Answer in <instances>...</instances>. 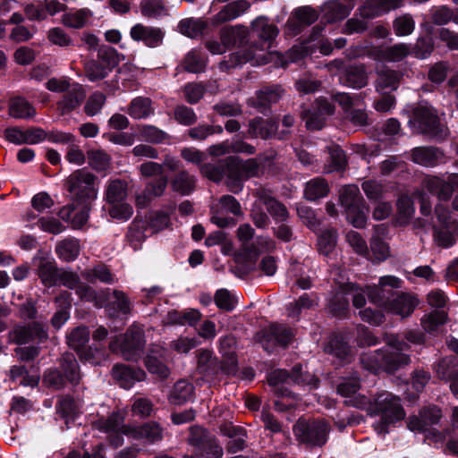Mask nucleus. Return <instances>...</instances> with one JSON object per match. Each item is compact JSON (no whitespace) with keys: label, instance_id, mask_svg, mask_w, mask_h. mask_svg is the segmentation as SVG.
Instances as JSON below:
<instances>
[{"label":"nucleus","instance_id":"nucleus-1","mask_svg":"<svg viewBox=\"0 0 458 458\" xmlns=\"http://www.w3.org/2000/svg\"><path fill=\"white\" fill-rule=\"evenodd\" d=\"M251 29L261 42L252 43L246 51L231 54L228 60L219 63L221 71L229 72L247 62H250L252 65H261L269 62L268 49L279 33L278 28L271 23L267 17L259 16L251 22Z\"/></svg>","mask_w":458,"mask_h":458},{"label":"nucleus","instance_id":"nucleus-2","mask_svg":"<svg viewBox=\"0 0 458 458\" xmlns=\"http://www.w3.org/2000/svg\"><path fill=\"white\" fill-rule=\"evenodd\" d=\"M402 281L394 276L380 277L378 285L368 286L366 293L371 302L383 308L387 312L400 316L402 318L412 314L419 305V300L415 294L409 293H394L386 289V286L398 289Z\"/></svg>","mask_w":458,"mask_h":458},{"label":"nucleus","instance_id":"nucleus-3","mask_svg":"<svg viewBox=\"0 0 458 458\" xmlns=\"http://www.w3.org/2000/svg\"><path fill=\"white\" fill-rule=\"evenodd\" d=\"M349 403L358 409H365L368 406L371 414L381 416L380 420L374 424V428L378 434H386L390 424L403 420L405 416L400 398L389 392L377 394L372 403H369L368 398L363 395L353 396Z\"/></svg>","mask_w":458,"mask_h":458},{"label":"nucleus","instance_id":"nucleus-4","mask_svg":"<svg viewBox=\"0 0 458 458\" xmlns=\"http://www.w3.org/2000/svg\"><path fill=\"white\" fill-rule=\"evenodd\" d=\"M420 187L413 192L412 196L420 204V214L432 219L431 199L426 191L436 196L440 201L449 200L455 187H458V174H448L446 177L426 175L421 181Z\"/></svg>","mask_w":458,"mask_h":458},{"label":"nucleus","instance_id":"nucleus-5","mask_svg":"<svg viewBox=\"0 0 458 458\" xmlns=\"http://www.w3.org/2000/svg\"><path fill=\"white\" fill-rule=\"evenodd\" d=\"M128 182L123 179H109L104 190V200L109 205L108 215L117 220H128L133 214L132 207L126 202Z\"/></svg>","mask_w":458,"mask_h":458},{"label":"nucleus","instance_id":"nucleus-6","mask_svg":"<svg viewBox=\"0 0 458 458\" xmlns=\"http://www.w3.org/2000/svg\"><path fill=\"white\" fill-rule=\"evenodd\" d=\"M331 426L325 420L299 419L293 428L296 439L309 446H323L328 439Z\"/></svg>","mask_w":458,"mask_h":458},{"label":"nucleus","instance_id":"nucleus-7","mask_svg":"<svg viewBox=\"0 0 458 458\" xmlns=\"http://www.w3.org/2000/svg\"><path fill=\"white\" fill-rule=\"evenodd\" d=\"M386 348L380 349L382 370L393 373L399 369L407 366L411 362V357L403 353L410 347L403 339L395 335H385Z\"/></svg>","mask_w":458,"mask_h":458},{"label":"nucleus","instance_id":"nucleus-8","mask_svg":"<svg viewBox=\"0 0 458 458\" xmlns=\"http://www.w3.org/2000/svg\"><path fill=\"white\" fill-rule=\"evenodd\" d=\"M66 186L73 199L79 202L89 203L98 197V178L85 169H78L71 174L66 180Z\"/></svg>","mask_w":458,"mask_h":458},{"label":"nucleus","instance_id":"nucleus-9","mask_svg":"<svg viewBox=\"0 0 458 458\" xmlns=\"http://www.w3.org/2000/svg\"><path fill=\"white\" fill-rule=\"evenodd\" d=\"M420 133L437 140H444L449 135L448 128L440 123L436 110L431 106H420L413 111L410 121Z\"/></svg>","mask_w":458,"mask_h":458},{"label":"nucleus","instance_id":"nucleus-10","mask_svg":"<svg viewBox=\"0 0 458 458\" xmlns=\"http://www.w3.org/2000/svg\"><path fill=\"white\" fill-rule=\"evenodd\" d=\"M341 206L344 208L347 220L357 228L366 225L365 205L357 185L344 186L339 192Z\"/></svg>","mask_w":458,"mask_h":458},{"label":"nucleus","instance_id":"nucleus-11","mask_svg":"<svg viewBox=\"0 0 458 458\" xmlns=\"http://www.w3.org/2000/svg\"><path fill=\"white\" fill-rule=\"evenodd\" d=\"M262 157L249 158L242 161L239 158L230 157L226 159L228 168V186L237 192L242 189V182L250 177L259 174Z\"/></svg>","mask_w":458,"mask_h":458},{"label":"nucleus","instance_id":"nucleus-12","mask_svg":"<svg viewBox=\"0 0 458 458\" xmlns=\"http://www.w3.org/2000/svg\"><path fill=\"white\" fill-rule=\"evenodd\" d=\"M267 381L274 386L287 384L309 386L310 389L317 388L319 384V379L308 371L303 372L301 365L294 366L291 372L285 369L274 370L269 374Z\"/></svg>","mask_w":458,"mask_h":458},{"label":"nucleus","instance_id":"nucleus-13","mask_svg":"<svg viewBox=\"0 0 458 458\" xmlns=\"http://www.w3.org/2000/svg\"><path fill=\"white\" fill-rule=\"evenodd\" d=\"M293 335L292 328L281 324H272L268 327L259 331L255 339L265 351L269 352L276 345L284 348L287 347L293 340Z\"/></svg>","mask_w":458,"mask_h":458},{"label":"nucleus","instance_id":"nucleus-14","mask_svg":"<svg viewBox=\"0 0 458 458\" xmlns=\"http://www.w3.org/2000/svg\"><path fill=\"white\" fill-rule=\"evenodd\" d=\"M144 331L140 327H131L123 336L121 344L123 357L126 360H136L145 346Z\"/></svg>","mask_w":458,"mask_h":458},{"label":"nucleus","instance_id":"nucleus-15","mask_svg":"<svg viewBox=\"0 0 458 458\" xmlns=\"http://www.w3.org/2000/svg\"><path fill=\"white\" fill-rule=\"evenodd\" d=\"M130 37L136 42H142L146 47L155 48L163 44L165 31L158 27L137 23L131 28Z\"/></svg>","mask_w":458,"mask_h":458},{"label":"nucleus","instance_id":"nucleus-16","mask_svg":"<svg viewBox=\"0 0 458 458\" xmlns=\"http://www.w3.org/2000/svg\"><path fill=\"white\" fill-rule=\"evenodd\" d=\"M123 435L135 440H143L153 444L162 440L163 428L159 424L150 421L140 426H127L123 428Z\"/></svg>","mask_w":458,"mask_h":458},{"label":"nucleus","instance_id":"nucleus-17","mask_svg":"<svg viewBox=\"0 0 458 458\" xmlns=\"http://www.w3.org/2000/svg\"><path fill=\"white\" fill-rule=\"evenodd\" d=\"M166 354V350L160 345H150L144 360V364L149 373L157 375L160 378H166L169 376V369L165 363Z\"/></svg>","mask_w":458,"mask_h":458},{"label":"nucleus","instance_id":"nucleus-18","mask_svg":"<svg viewBox=\"0 0 458 458\" xmlns=\"http://www.w3.org/2000/svg\"><path fill=\"white\" fill-rule=\"evenodd\" d=\"M411 159L421 166L435 167L444 163L445 153L434 146L416 147L411 150Z\"/></svg>","mask_w":458,"mask_h":458},{"label":"nucleus","instance_id":"nucleus-19","mask_svg":"<svg viewBox=\"0 0 458 458\" xmlns=\"http://www.w3.org/2000/svg\"><path fill=\"white\" fill-rule=\"evenodd\" d=\"M112 376L119 385L125 388H131L136 382L146 379V372L140 368H131L124 364H116L112 369Z\"/></svg>","mask_w":458,"mask_h":458},{"label":"nucleus","instance_id":"nucleus-20","mask_svg":"<svg viewBox=\"0 0 458 458\" xmlns=\"http://www.w3.org/2000/svg\"><path fill=\"white\" fill-rule=\"evenodd\" d=\"M411 48L404 43L390 47H377L370 50L369 55L377 61L400 62L411 53Z\"/></svg>","mask_w":458,"mask_h":458},{"label":"nucleus","instance_id":"nucleus-21","mask_svg":"<svg viewBox=\"0 0 458 458\" xmlns=\"http://www.w3.org/2000/svg\"><path fill=\"white\" fill-rule=\"evenodd\" d=\"M235 344L236 341L233 336H225L220 340L219 352L222 355V373L224 374L234 375L238 370Z\"/></svg>","mask_w":458,"mask_h":458},{"label":"nucleus","instance_id":"nucleus-22","mask_svg":"<svg viewBox=\"0 0 458 458\" xmlns=\"http://www.w3.org/2000/svg\"><path fill=\"white\" fill-rule=\"evenodd\" d=\"M318 18L317 11L310 6L296 8L286 22L287 28L293 34H298L302 27L314 23Z\"/></svg>","mask_w":458,"mask_h":458},{"label":"nucleus","instance_id":"nucleus-23","mask_svg":"<svg viewBox=\"0 0 458 458\" xmlns=\"http://www.w3.org/2000/svg\"><path fill=\"white\" fill-rule=\"evenodd\" d=\"M197 370L203 377H215L222 372L223 363L213 356L212 351L199 349L196 352Z\"/></svg>","mask_w":458,"mask_h":458},{"label":"nucleus","instance_id":"nucleus-24","mask_svg":"<svg viewBox=\"0 0 458 458\" xmlns=\"http://www.w3.org/2000/svg\"><path fill=\"white\" fill-rule=\"evenodd\" d=\"M403 0H368L358 11L364 19H372L382 13L396 9L403 4Z\"/></svg>","mask_w":458,"mask_h":458},{"label":"nucleus","instance_id":"nucleus-25","mask_svg":"<svg viewBox=\"0 0 458 458\" xmlns=\"http://www.w3.org/2000/svg\"><path fill=\"white\" fill-rule=\"evenodd\" d=\"M250 8V3L246 0H237L225 5L220 12L211 18V24H220L233 21L242 15Z\"/></svg>","mask_w":458,"mask_h":458},{"label":"nucleus","instance_id":"nucleus-26","mask_svg":"<svg viewBox=\"0 0 458 458\" xmlns=\"http://www.w3.org/2000/svg\"><path fill=\"white\" fill-rule=\"evenodd\" d=\"M220 39L227 48L242 47L249 40V30L243 25L225 27L220 30Z\"/></svg>","mask_w":458,"mask_h":458},{"label":"nucleus","instance_id":"nucleus-27","mask_svg":"<svg viewBox=\"0 0 458 458\" xmlns=\"http://www.w3.org/2000/svg\"><path fill=\"white\" fill-rule=\"evenodd\" d=\"M60 370L64 374L65 379L72 386H78L82 378L80 365L75 356L71 352L62 355L59 360Z\"/></svg>","mask_w":458,"mask_h":458},{"label":"nucleus","instance_id":"nucleus-28","mask_svg":"<svg viewBox=\"0 0 458 458\" xmlns=\"http://www.w3.org/2000/svg\"><path fill=\"white\" fill-rule=\"evenodd\" d=\"M278 125L272 120L254 118L249 122L247 134L250 138L270 139L276 135Z\"/></svg>","mask_w":458,"mask_h":458},{"label":"nucleus","instance_id":"nucleus-29","mask_svg":"<svg viewBox=\"0 0 458 458\" xmlns=\"http://www.w3.org/2000/svg\"><path fill=\"white\" fill-rule=\"evenodd\" d=\"M256 195L259 201L266 206L267 212L272 216L274 220L284 222L289 216V213L285 206L271 197L265 190H258Z\"/></svg>","mask_w":458,"mask_h":458},{"label":"nucleus","instance_id":"nucleus-30","mask_svg":"<svg viewBox=\"0 0 458 458\" xmlns=\"http://www.w3.org/2000/svg\"><path fill=\"white\" fill-rule=\"evenodd\" d=\"M86 97L83 88L74 84L65 92L63 99L58 102V109L63 114H68L81 106Z\"/></svg>","mask_w":458,"mask_h":458},{"label":"nucleus","instance_id":"nucleus-31","mask_svg":"<svg viewBox=\"0 0 458 458\" xmlns=\"http://www.w3.org/2000/svg\"><path fill=\"white\" fill-rule=\"evenodd\" d=\"M126 412L125 411H117L112 412L107 418H101L94 423V427L103 432H122L123 434Z\"/></svg>","mask_w":458,"mask_h":458},{"label":"nucleus","instance_id":"nucleus-32","mask_svg":"<svg viewBox=\"0 0 458 458\" xmlns=\"http://www.w3.org/2000/svg\"><path fill=\"white\" fill-rule=\"evenodd\" d=\"M171 187L182 196L190 195L196 188V177L186 170H180L172 178Z\"/></svg>","mask_w":458,"mask_h":458},{"label":"nucleus","instance_id":"nucleus-33","mask_svg":"<svg viewBox=\"0 0 458 458\" xmlns=\"http://www.w3.org/2000/svg\"><path fill=\"white\" fill-rule=\"evenodd\" d=\"M208 64V56L199 49H192L186 54L181 63L182 69L191 73L205 72Z\"/></svg>","mask_w":458,"mask_h":458},{"label":"nucleus","instance_id":"nucleus-34","mask_svg":"<svg viewBox=\"0 0 458 458\" xmlns=\"http://www.w3.org/2000/svg\"><path fill=\"white\" fill-rule=\"evenodd\" d=\"M8 114L15 119L28 120L33 118L37 112L28 100L21 97H15L10 99Z\"/></svg>","mask_w":458,"mask_h":458},{"label":"nucleus","instance_id":"nucleus-35","mask_svg":"<svg viewBox=\"0 0 458 458\" xmlns=\"http://www.w3.org/2000/svg\"><path fill=\"white\" fill-rule=\"evenodd\" d=\"M319 298L317 293H303L295 301L287 305V316L297 318L302 310H310L318 306Z\"/></svg>","mask_w":458,"mask_h":458},{"label":"nucleus","instance_id":"nucleus-36","mask_svg":"<svg viewBox=\"0 0 458 458\" xmlns=\"http://www.w3.org/2000/svg\"><path fill=\"white\" fill-rule=\"evenodd\" d=\"M403 74L397 71L383 68L377 71L376 89L377 91H394L397 89Z\"/></svg>","mask_w":458,"mask_h":458},{"label":"nucleus","instance_id":"nucleus-37","mask_svg":"<svg viewBox=\"0 0 458 458\" xmlns=\"http://www.w3.org/2000/svg\"><path fill=\"white\" fill-rule=\"evenodd\" d=\"M126 112L133 119H146L152 115L155 110L150 98L137 97L131 101Z\"/></svg>","mask_w":458,"mask_h":458},{"label":"nucleus","instance_id":"nucleus-38","mask_svg":"<svg viewBox=\"0 0 458 458\" xmlns=\"http://www.w3.org/2000/svg\"><path fill=\"white\" fill-rule=\"evenodd\" d=\"M113 297L106 305L110 316L128 315L131 311V302L128 296L120 290H114Z\"/></svg>","mask_w":458,"mask_h":458},{"label":"nucleus","instance_id":"nucleus-39","mask_svg":"<svg viewBox=\"0 0 458 458\" xmlns=\"http://www.w3.org/2000/svg\"><path fill=\"white\" fill-rule=\"evenodd\" d=\"M327 353L332 354L343 361H349L352 350L348 343L341 335H334L324 348Z\"/></svg>","mask_w":458,"mask_h":458},{"label":"nucleus","instance_id":"nucleus-40","mask_svg":"<svg viewBox=\"0 0 458 458\" xmlns=\"http://www.w3.org/2000/svg\"><path fill=\"white\" fill-rule=\"evenodd\" d=\"M329 192V185L326 179L316 177L306 182L304 198L310 201H316L325 198Z\"/></svg>","mask_w":458,"mask_h":458},{"label":"nucleus","instance_id":"nucleus-41","mask_svg":"<svg viewBox=\"0 0 458 458\" xmlns=\"http://www.w3.org/2000/svg\"><path fill=\"white\" fill-rule=\"evenodd\" d=\"M343 83L354 89H361L368 84V77L363 64L351 65L345 69Z\"/></svg>","mask_w":458,"mask_h":458},{"label":"nucleus","instance_id":"nucleus-42","mask_svg":"<svg viewBox=\"0 0 458 458\" xmlns=\"http://www.w3.org/2000/svg\"><path fill=\"white\" fill-rule=\"evenodd\" d=\"M38 276L46 286H53L58 284L60 271L54 261L41 259L38 267Z\"/></svg>","mask_w":458,"mask_h":458},{"label":"nucleus","instance_id":"nucleus-43","mask_svg":"<svg viewBox=\"0 0 458 458\" xmlns=\"http://www.w3.org/2000/svg\"><path fill=\"white\" fill-rule=\"evenodd\" d=\"M434 239L437 244L442 248H449L455 242V233L458 231L457 223H451L448 226L432 225Z\"/></svg>","mask_w":458,"mask_h":458},{"label":"nucleus","instance_id":"nucleus-44","mask_svg":"<svg viewBox=\"0 0 458 458\" xmlns=\"http://www.w3.org/2000/svg\"><path fill=\"white\" fill-rule=\"evenodd\" d=\"M194 386L185 381L176 382L169 394V402L174 405H182L191 400L193 396Z\"/></svg>","mask_w":458,"mask_h":458},{"label":"nucleus","instance_id":"nucleus-45","mask_svg":"<svg viewBox=\"0 0 458 458\" xmlns=\"http://www.w3.org/2000/svg\"><path fill=\"white\" fill-rule=\"evenodd\" d=\"M438 378L449 381L458 377V358L454 356L445 357L435 366Z\"/></svg>","mask_w":458,"mask_h":458},{"label":"nucleus","instance_id":"nucleus-46","mask_svg":"<svg viewBox=\"0 0 458 458\" xmlns=\"http://www.w3.org/2000/svg\"><path fill=\"white\" fill-rule=\"evenodd\" d=\"M326 309L332 316L344 318L349 310V300L344 293H335L327 299Z\"/></svg>","mask_w":458,"mask_h":458},{"label":"nucleus","instance_id":"nucleus-47","mask_svg":"<svg viewBox=\"0 0 458 458\" xmlns=\"http://www.w3.org/2000/svg\"><path fill=\"white\" fill-rule=\"evenodd\" d=\"M138 131L140 138L148 143L162 144L170 139L167 132L151 124L139 125Z\"/></svg>","mask_w":458,"mask_h":458},{"label":"nucleus","instance_id":"nucleus-48","mask_svg":"<svg viewBox=\"0 0 458 458\" xmlns=\"http://www.w3.org/2000/svg\"><path fill=\"white\" fill-rule=\"evenodd\" d=\"M82 277L94 284L97 280L105 284L114 283V277L109 268L104 264H98L92 268L85 269L81 273Z\"/></svg>","mask_w":458,"mask_h":458},{"label":"nucleus","instance_id":"nucleus-49","mask_svg":"<svg viewBox=\"0 0 458 458\" xmlns=\"http://www.w3.org/2000/svg\"><path fill=\"white\" fill-rule=\"evenodd\" d=\"M87 158L89 166L97 172L106 171L110 167L111 157L105 150H88Z\"/></svg>","mask_w":458,"mask_h":458},{"label":"nucleus","instance_id":"nucleus-50","mask_svg":"<svg viewBox=\"0 0 458 458\" xmlns=\"http://www.w3.org/2000/svg\"><path fill=\"white\" fill-rule=\"evenodd\" d=\"M80 243L76 239H66L56 245L58 257L65 261L74 260L80 253Z\"/></svg>","mask_w":458,"mask_h":458},{"label":"nucleus","instance_id":"nucleus-51","mask_svg":"<svg viewBox=\"0 0 458 458\" xmlns=\"http://www.w3.org/2000/svg\"><path fill=\"white\" fill-rule=\"evenodd\" d=\"M92 13L87 8L80 9L74 13L63 15V23L69 28L81 29L84 27Z\"/></svg>","mask_w":458,"mask_h":458},{"label":"nucleus","instance_id":"nucleus-52","mask_svg":"<svg viewBox=\"0 0 458 458\" xmlns=\"http://www.w3.org/2000/svg\"><path fill=\"white\" fill-rule=\"evenodd\" d=\"M325 16L329 22L343 20L350 14L351 8L339 1H331L325 5Z\"/></svg>","mask_w":458,"mask_h":458},{"label":"nucleus","instance_id":"nucleus-53","mask_svg":"<svg viewBox=\"0 0 458 458\" xmlns=\"http://www.w3.org/2000/svg\"><path fill=\"white\" fill-rule=\"evenodd\" d=\"M224 131L221 125L199 124L188 131L189 137L193 140H204L214 134H220Z\"/></svg>","mask_w":458,"mask_h":458},{"label":"nucleus","instance_id":"nucleus-54","mask_svg":"<svg viewBox=\"0 0 458 458\" xmlns=\"http://www.w3.org/2000/svg\"><path fill=\"white\" fill-rule=\"evenodd\" d=\"M89 341V330L86 327H78L67 335L68 345L79 352Z\"/></svg>","mask_w":458,"mask_h":458},{"label":"nucleus","instance_id":"nucleus-55","mask_svg":"<svg viewBox=\"0 0 458 458\" xmlns=\"http://www.w3.org/2000/svg\"><path fill=\"white\" fill-rule=\"evenodd\" d=\"M178 28L182 34L193 38L202 34L206 29V23L201 20L189 18L181 21Z\"/></svg>","mask_w":458,"mask_h":458},{"label":"nucleus","instance_id":"nucleus-56","mask_svg":"<svg viewBox=\"0 0 458 458\" xmlns=\"http://www.w3.org/2000/svg\"><path fill=\"white\" fill-rule=\"evenodd\" d=\"M282 93L283 89L278 86L264 88L257 93V104L267 107L276 103L282 97Z\"/></svg>","mask_w":458,"mask_h":458},{"label":"nucleus","instance_id":"nucleus-57","mask_svg":"<svg viewBox=\"0 0 458 458\" xmlns=\"http://www.w3.org/2000/svg\"><path fill=\"white\" fill-rule=\"evenodd\" d=\"M223 447L218 444L216 438L212 436L200 451H194L191 456L196 458H222Z\"/></svg>","mask_w":458,"mask_h":458},{"label":"nucleus","instance_id":"nucleus-58","mask_svg":"<svg viewBox=\"0 0 458 458\" xmlns=\"http://www.w3.org/2000/svg\"><path fill=\"white\" fill-rule=\"evenodd\" d=\"M110 72V67L97 60H90L85 64V75L91 81L106 78Z\"/></svg>","mask_w":458,"mask_h":458},{"label":"nucleus","instance_id":"nucleus-59","mask_svg":"<svg viewBox=\"0 0 458 458\" xmlns=\"http://www.w3.org/2000/svg\"><path fill=\"white\" fill-rule=\"evenodd\" d=\"M447 320V314L443 310H435L421 318V325L425 331L432 333Z\"/></svg>","mask_w":458,"mask_h":458},{"label":"nucleus","instance_id":"nucleus-60","mask_svg":"<svg viewBox=\"0 0 458 458\" xmlns=\"http://www.w3.org/2000/svg\"><path fill=\"white\" fill-rule=\"evenodd\" d=\"M148 226L143 221L135 220L129 228L127 238L135 250L140 247L146 239L145 229Z\"/></svg>","mask_w":458,"mask_h":458},{"label":"nucleus","instance_id":"nucleus-61","mask_svg":"<svg viewBox=\"0 0 458 458\" xmlns=\"http://www.w3.org/2000/svg\"><path fill=\"white\" fill-rule=\"evenodd\" d=\"M214 301L218 309L232 311L236 307L238 300L228 290L219 289L215 293Z\"/></svg>","mask_w":458,"mask_h":458},{"label":"nucleus","instance_id":"nucleus-62","mask_svg":"<svg viewBox=\"0 0 458 458\" xmlns=\"http://www.w3.org/2000/svg\"><path fill=\"white\" fill-rule=\"evenodd\" d=\"M43 382L48 386L56 390L64 389L68 381L62 371L56 368L48 369L43 376Z\"/></svg>","mask_w":458,"mask_h":458},{"label":"nucleus","instance_id":"nucleus-63","mask_svg":"<svg viewBox=\"0 0 458 458\" xmlns=\"http://www.w3.org/2000/svg\"><path fill=\"white\" fill-rule=\"evenodd\" d=\"M169 225V216L162 211L151 212L148 216L147 226L152 231L153 233H157L167 228Z\"/></svg>","mask_w":458,"mask_h":458},{"label":"nucleus","instance_id":"nucleus-64","mask_svg":"<svg viewBox=\"0 0 458 458\" xmlns=\"http://www.w3.org/2000/svg\"><path fill=\"white\" fill-rule=\"evenodd\" d=\"M205 91L206 88L200 82L187 83L182 89L184 99L191 105L197 104L203 98Z\"/></svg>","mask_w":458,"mask_h":458}]
</instances>
